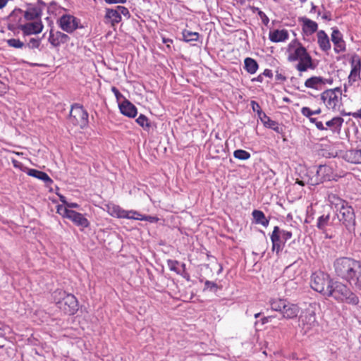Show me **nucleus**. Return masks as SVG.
<instances>
[{"label": "nucleus", "instance_id": "1", "mask_svg": "<svg viewBox=\"0 0 361 361\" xmlns=\"http://www.w3.org/2000/svg\"><path fill=\"white\" fill-rule=\"evenodd\" d=\"M287 53L289 61H298L296 69L299 72H305L308 69L315 68L311 56L297 39L293 40L289 43L287 47Z\"/></svg>", "mask_w": 361, "mask_h": 361}, {"label": "nucleus", "instance_id": "2", "mask_svg": "<svg viewBox=\"0 0 361 361\" xmlns=\"http://www.w3.org/2000/svg\"><path fill=\"white\" fill-rule=\"evenodd\" d=\"M52 298L56 307L65 314L73 315L78 310L77 298L61 289H56L52 293Z\"/></svg>", "mask_w": 361, "mask_h": 361}, {"label": "nucleus", "instance_id": "3", "mask_svg": "<svg viewBox=\"0 0 361 361\" xmlns=\"http://www.w3.org/2000/svg\"><path fill=\"white\" fill-rule=\"evenodd\" d=\"M326 297H332L341 302L357 305L358 297L344 283L340 281H332Z\"/></svg>", "mask_w": 361, "mask_h": 361}, {"label": "nucleus", "instance_id": "4", "mask_svg": "<svg viewBox=\"0 0 361 361\" xmlns=\"http://www.w3.org/2000/svg\"><path fill=\"white\" fill-rule=\"evenodd\" d=\"M360 262L350 257H340L334 263V272L338 277L350 283Z\"/></svg>", "mask_w": 361, "mask_h": 361}, {"label": "nucleus", "instance_id": "5", "mask_svg": "<svg viewBox=\"0 0 361 361\" xmlns=\"http://www.w3.org/2000/svg\"><path fill=\"white\" fill-rule=\"evenodd\" d=\"M106 211L111 216L119 219L147 221L151 223L158 221V218L156 216L142 215L135 210H125L114 204H107Z\"/></svg>", "mask_w": 361, "mask_h": 361}, {"label": "nucleus", "instance_id": "6", "mask_svg": "<svg viewBox=\"0 0 361 361\" xmlns=\"http://www.w3.org/2000/svg\"><path fill=\"white\" fill-rule=\"evenodd\" d=\"M269 304L272 310L279 312L287 319L295 318L300 312V307L297 305L286 299L274 298L269 301Z\"/></svg>", "mask_w": 361, "mask_h": 361}, {"label": "nucleus", "instance_id": "7", "mask_svg": "<svg viewBox=\"0 0 361 361\" xmlns=\"http://www.w3.org/2000/svg\"><path fill=\"white\" fill-rule=\"evenodd\" d=\"M44 6V4L39 0L36 5L29 4L25 11L20 8H15L9 15V20L10 21L16 22V18L20 20L23 14L27 20H38L42 16V6Z\"/></svg>", "mask_w": 361, "mask_h": 361}, {"label": "nucleus", "instance_id": "8", "mask_svg": "<svg viewBox=\"0 0 361 361\" xmlns=\"http://www.w3.org/2000/svg\"><path fill=\"white\" fill-rule=\"evenodd\" d=\"M320 97L329 110L333 111L340 110L342 106V90L340 87L326 90L321 94Z\"/></svg>", "mask_w": 361, "mask_h": 361}, {"label": "nucleus", "instance_id": "9", "mask_svg": "<svg viewBox=\"0 0 361 361\" xmlns=\"http://www.w3.org/2000/svg\"><path fill=\"white\" fill-rule=\"evenodd\" d=\"M331 283L332 281L330 276L323 271H315L311 276V288L324 296H326L328 293Z\"/></svg>", "mask_w": 361, "mask_h": 361}, {"label": "nucleus", "instance_id": "10", "mask_svg": "<svg viewBox=\"0 0 361 361\" xmlns=\"http://www.w3.org/2000/svg\"><path fill=\"white\" fill-rule=\"evenodd\" d=\"M337 214L338 220L350 233H354L356 226L355 214L353 208L348 203L340 207Z\"/></svg>", "mask_w": 361, "mask_h": 361}, {"label": "nucleus", "instance_id": "11", "mask_svg": "<svg viewBox=\"0 0 361 361\" xmlns=\"http://www.w3.org/2000/svg\"><path fill=\"white\" fill-rule=\"evenodd\" d=\"M57 213L63 218L71 220L75 226L86 228L90 226V221L85 216L74 210L68 209L67 207H63L62 205L57 206Z\"/></svg>", "mask_w": 361, "mask_h": 361}, {"label": "nucleus", "instance_id": "12", "mask_svg": "<svg viewBox=\"0 0 361 361\" xmlns=\"http://www.w3.org/2000/svg\"><path fill=\"white\" fill-rule=\"evenodd\" d=\"M70 121L73 125L78 126L82 128L88 123V114L81 105L75 104L71 106Z\"/></svg>", "mask_w": 361, "mask_h": 361}, {"label": "nucleus", "instance_id": "13", "mask_svg": "<svg viewBox=\"0 0 361 361\" xmlns=\"http://www.w3.org/2000/svg\"><path fill=\"white\" fill-rule=\"evenodd\" d=\"M316 314L312 309L302 312L299 317V326L304 334L308 333L317 325Z\"/></svg>", "mask_w": 361, "mask_h": 361}, {"label": "nucleus", "instance_id": "14", "mask_svg": "<svg viewBox=\"0 0 361 361\" xmlns=\"http://www.w3.org/2000/svg\"><path fill=\"white\" fill-rule=\"evenodd\" d=\"M78 23L75 16L69 14L63 15L57 21L61 29L68 33L75 31L78 27Z\"/></svg>", "mask_w": 361, "mask_h": 361}, {"label": "nucleus", "instance_id": "15", "mask_svg": "<svg viewBox=\"0 0 361 361\" xmlns=\"http://www.w3.org/2000/svg\"><path fill=\"white\" fill-rule=\"evenodd\" d=\"M18 27L22 30L24 35H36L40 33L44 25L40 20L27 23L25 24H19Z\"/></svg>", "mask_w": 361, "mask_h": 361}, {"label": "nucleus", "instance_id": "16", "mask_svg": "<svg viewBox=\"0 0 361 361\" xmlns=\"http://www.w3.org/2000/svg\"><path fill=\"white\" fill-rule=\"evenodd\" d=\"M70 40L68 35L60 31L54 32L52 29L49 31L48 42L54 47H58L61 44H66Z\"/></svg>", "mask_w": 361, "mask_h": 361}, {"label": "nucleus", "instance_id": "17", "mask_svg": "<svg viewBox=\"0 0 361 361\" xmlns=\"http://www.w3.org/2000/svg\"><path fill=\"white\" fill-rule=\"evenodd\" d=\"M331 41L334 44V51L340 53L345 50V43L343 35L337 28H334L331 34Z\"/></svg>", "mask_w": 361, "mask_h": 361}, {"label": "nucleus", "instance_id": "18", "mask_svg": "<svg viewBox=\"0 0 361 361\" xmlns=\"http://www.w3.org/2000/svg\"><path fill=\"white\" fill-rule=\"evenodd\" d=\"M280 228L279 226H275L271 234V241L272 243V251L278 254L283 249V244L285 243L279 235Z\"/></svg>", "mask_w": 361, "mask_h": 361}, {"label": "nucleus", "instance_id": "19", "mask_svg": "<svg viewBox=\"0 0 361 361\" xmlns=\"http://www.w3.org/2000/svg\"><path fill=\"white\" fill-rule=\"evenodd\" d=\"M299 22L301 23L302 32L307 36L312 35L318 29L317 23L307 17H300Z\"/></svg>", "mask_w": 361, "mask_h": 361}, {"label": "nucleus", "instance_id": "20", "mask_svg": "<svg viewBox=\"0 0 361 361\" xmlns=\"http://www.w3.org/2000/svg\"><path fill=\"white\" fill-rule=\"evenodd\" d=\"M119 109L121 113L129 118H134L137 114V108L134 104L127 99H124L121 104H119Z\"/></svg>", "mask_w": 361, "mask_h": 361}, {"label": "nucleus", "instance_id": "21", "mask_svg": "<svg viewBox=\"0 0 361 361\" xmlns=\"http://www.w3.org/2000/svg\"><path fill=\"white\" fill-rule=\"evenodd\" d=\"M288 32L286 30H275L270 31L269 39L273 42H282L288 39Z\"/></svg>", "mask_w": 361, "mask_h": 361}, {"label": "nucleus", "instance_id": "22", "mask_svg": "<svg viewBox=\"0 0 361 361\" xmlns=\"http://www.w3.org/2000/svg\"><path fill=\"white\" fill-rule=\"evenodd\" d=\"M317 42L322 51H327L331 49L329 37L323 30L317 32Z\"/></svg>", "mask_w": 361, "mask_h": 361}, {"label": "nucleus", "instance_id": "23", "mask_svg": "<svg viewBox=\"0 0 361 361\" xmlns=\"http://www.w3.org/2000/svg\"><path fill=\"white\" fill-rule=\"evenodd\" d=\"M343 118L339 116L334 117L326 123V126L330 128L333 133L339 134L343 123Z\"/></svg>", "mask_w": 361, "mask_h": 361}, {"label": "nucleus", "instance_id": "24", "mask_svg": "<svg viewBox=\"0 0 361 361\" xmlns=\"http://www.w3.org/2000/svg\"><path fill=\"white\" fill-rule=\"evenodd\" d=\"M325 85L324 78L320 76H313L308 78L305 85L306 87L318 90Z\"/></svg>", "mask_w": 361, "mask_h": 361}, {"label": "nucleus", "instance_id": "25", "mask_svg": "<svg viewBox=\"0 0 361 361\" xmlns=\"http://www.w3.org/2000/svg\"><path fill=\"white\" fill-rule=\"evenodd\" d=\"M345 159L350 163L361 164V149L348 150L345 154Z\"/></svg>", "mask_w": 361, "mask_h": 361}, {"label": "nucleus", "instance_id": "26", "mask_svg": "<svg viewBox=\"0 0 361 361\" xmlns=\"http://www.w3.org/2000/svg\"><path fill=\"white\" fill-rule=\"evenodd\" d=\"M259 118L265 127L271 128L276 133H281L282 131V128L279 125V123L275 121L271 120L266 115V114H263Z\"/></svg>", "mask_w": 361, "mask_h": 361}, {"label": "nucleus", "instance_id": "27", "mask_svg": "<svg viewBox=\"0 0 361 361\" xmlns=\"http://www.w3.org/2000/svg\"><path fill=\"white\" fill-rule=\"evenodd\" d=\"M27 174L30 176L35 177L39 180H42L46 183H52V180L45 172L38 171L34 169H27Z\"/></svg>", "mask_w": 361, "mask_h": 361}, {"label": "nucleus", "instance_id": "28", "mask_svg": "<svg viewBox=\"0 0 361 361\" xmlns=\"http://www.w3.org/2000/svg\"><path fill=\"white\" fill-rule=\"evenodd\" d=\"M105 18L114 25L121 21V16H119L116 8H106Z\"/></svg>", "mask_w": 361, "mask_h": 361}, {"label": "nucleus", "instance_id": "29", "mask_svg": "<svg viewBox=\"0 0 361 361\" xmlns=\"http://www.w3.org/2000/svg\"><path fill=\"white\" fill-rule=\"evenodd\" d=\"M252 214L256 224H262L264 227L268 226L269 221L262 211L255 209Z\"/></svg>", "mask_w": 361, "mask_h": 361}, {"label": "nucleus", "instance_id": "30", "mask_svg": "<svg viewBox=\"0 0 361 361\" xmlns=\"http://www.w3.org/2000/svg\"><path fill=\"white\" fill-rule=\"evenodd\" d=\"M244 66L245 69L250 74H255L259 67L257 62L250 57H247L244 60Z\"/></svg>", "mask_w": 361, "mask_h": 361}, {"label": "nucleus", "instance_id": "31", "mask_svg": "<svg viewBox=\"0 0 361 361\" xmlns=\"http://www.w3.org/2000/svg\"><path fill=\"white\" fill-rule=\"evenodd\" d=\"M349 284L357 289L361 290V262L357 266L356 272H355L354 276L350 280Z\"/></svg>", "mask_w": 361, "mask_h": 361}, {"label": "nucleus", "instance_id": "32", "mask_svg": "<svg viewBox=\"0 0 361 361\" xmlns=\"http://www.w3.org/2000/svg\"><path fill=\"white\" fill-rule=\"evenodd\" d=\"M329 202L332 206H334L336 210L338 211L340 207H342L343 206H345L348 204V202L338 197L335 194H330L328 197Z\"/></svg>", "mask_w": 361, "mask_h": 361}, {"label": "nucleus", "instance_id": "33", "mask_svg": "<svg viewBox=\"0 0 361 361\" xmlns=\"http://www.w3.org/2000/svg\"><path fill=\"white\" fill-rule=\"evenodd\" d=\"M330 221V215H322L317 219V227L318 229L324 231Z\"/></svg>", "mask_w": 361, "mask_h": 361}, {"label": "nucleus", "instance_id": "34", "mask_svg": "<svg viewBox=\"0 0 361 361\" xmlns=\"http://www.w3.org/2000/svg\"><path fill=\"white\" fill-rule=\"evenodd\" d=\"M199 33L197 32H191L190 30H183V37L185 42H193L197 41L199 38Z\"/></svg>", "mask_w": 361, "mask_h": 361}, {"label": "nucleus", "instance_id": "35", "mask_svg": "<svg viewBox=\"0 0 361 361\" xmlns=\"http://www.w3.org/2000/svg\"><path fill=\"white\" fill-rule=\"evenodd\" d=\"M351 71L354 73H360L361 70V61L359 56L355 54L351 58Z\"/></svg>", "mask_w": 361, "mask_h": 361}, {"label": "nucleus", "instance_id": "36", "mask_svg": "<svg viewBox=\"0 0 361 361\" xmlns=\"http://www.w3.org/2000/svg\"><path fill=\"white\" fill-rule=\"evenodd\" d=\"M137 123L145 130H149L151 127V123L148 118L143 114H140L136 119Z\"/></svg>", "mask_w": 361, "mask_h": 361}, {"label": "nucleus", "instance_id": "37", "mask_svg": "<svg viewBox=\"0 0 361 361\" xmlns=\"http://www.w3.org/2000/svg\"><path fill=\"white\" fill-rule=\"evenodd\" d=\"M233 156L235 159L240 160H247L250 157V154L243 149H237L234 151Z\"/></svg>", "mask_w": 361, "mask_h": 361}, {"label": "nucleus", "instance_id": "38", "mask_svg": "<svg viewBox=\"0 0 361 361\" xmlns=\"http://www.w3.org/2000/svg\"><path fill=\"white\" fill-rule=\"evenodd\" d=\"M6 42L9 47L13 48L20 49L25 46V44L18 39L11 38Z\"/></svg>", "mask_w": 361, "mask_h": 361}, {"label": "nucleus", "instance_id": "39", "mask_svg": "<svg viewBox=\"0 0 361 361\" xmlns=\"http://www.w3.org/2000/svg\"><path fill=\"white\" fill-rule=\"evenodd\" d=\"M180 264L179 262L177 260L168 259L167 265L169 269L172 271L176 272L177 274H180V270L178 269V266Z\"/></svg>", "mask_w": 361, "mask_h": 361}, {"label": "nucleus", "instance_id": "40", "mask_svg": "<svg viewBox=\"0 0 361 361\" xmlns=\"http://www.w3.org/2000/svg\"><path fill=\"white\" fill-rule=\"evenodd\" d=\"M41 44V39L39 38H30L27 44H26V47H27L29 49H39Z\"/></svg>", "mask_w": 361, "mask_h": 361}, {"label": "nucleus", "instance_id": "41", "mask_svg": "<svg viewBox=\"0 0 361 361\" xmlns=\"http://www.w3.org/2000/svg\"><path fill=\"white\" fill-rule=\"evenodd\" d=\"M116 11H118L120 16L123 15L124 17L128 18H130V13L127 8L122 6H117L115 7Z\"/></svg>", "mask_w": 361, "mask_h": 361}, {"label": "nucleus", "instance_id": "42", "mask_svg": "<svg viewBox=\"0 0 361 361\" xmlns=\"http://www.w3.org/2000/svg\"><path fill=\"white\" fill-rule=\"evenodd\" d=\"M279 235L281 237L284 243L290 239L293 236L292 232L280 229Z\"/></svg>", "mask_w": 361, "mask_h": 361}, {"label": "nucleus", "instance_id": "43", "mask_svg": "<svg viewBox=\"0 0 361 361\" xmlns=\"http://www.w3.org/2000/svg\"><path fill=\"white\" fill-rule=\"evenodd\" d=\"M251 105H252V108L253 111H256L258 114L259 117H260L261 116H262L263 114H264L261 110V107L257 102L252 101Z\"/></svg>", "mask_w": 361, "mask_h": 361}, {"label": "nucleus", "instance_id": "44", "mask_svg": "<svg viewBox=\"0 0 361 361\" xmlns=\"http://www.w3.org/2000/svg\"><path fill=\"white\" fill-rule=\"evenodd\" d=\"M360 73H354L353 71H350V73L348 76V82L350 85H352L354 82L357 80V79L360 77Z\"/></svg>", "mask_w": 361, "mask_h": 361}, {"label": "nucleus", "instance_id": "45", "mask_svg": "<svg viewBox=\"0 0 361 361\" xmlns=\"http://www.w3.org/2000/svg\"><path fill=\"white\" fill-rule=\"evenodd\" d=\"M301 113L304 116L307 118L312 117L313 114L312 110H311L309 107L305 106L301 109Z\"/></svg>", "mask_w": 361, "mask_h": 361}, {"label": "nucleus", "instance_id": "46", "mask_svg": "<svg viewBox=\"0 0 361 361\" xmlns=\"http://www.w3.org/2000/svg\"><path fill=\"white\" fill-rule=\"evenodd\" d=\"M204 286H205V288L212 290L216 288L217 285L216 283H214L213 281H206L204 283Z\"/></svg>", "mask_w": 361, "mask_h": 361}, {"label": "nucleus", "instance_id": "47", "mask_svg": "<svg viewBox=\"0 0 361 361\" xmlns=\"http://www.w3.org/2000/svg\"><path fill=\"white\" fill-rule=\"evenodd\" d=\"M258 15L260 17L262 21L263 22V23L264 25H267L269 23V18L266 16V14L263 11H259Z\"/></svg>", "mask_w": 361, "mask_h": 361}, {"label": "nucleus", "instance_id": "48", "mask_svg": "<svg viewBox=\"0 0 361 361\" xmlns=\"http://www.w3.org/2000/svg\"><path fill=\"white\" fill-rule=\"evenodd\" d=\"M111 91L114 94V95L118 101L123 97L122 94L119 92V90L116 87H112Z\"/></svg>", "mask_w": 361, "mask_h": 361}, {"label": "nucleus", "instance_id": "49", "mask_svg": "<svg viewBox=\"0 0 361 361\" xmlns=\"http://www.w3.org/2000/svg\"><path fill=\"white\" fill-rule=\"evenodd\" d=\"M342 115H345V116H353L354 118H361V109H359L356 112H353V113H341Z\"/></svg>", "mask_w": 361, "mask_h": 361}, {"label": "nucleus", "instance_id": "50", "mask_svg": "<svg viewBox=\"0 0 361 361\" xmlns=\"http://www.w3.org/2000/svg\"><path fill=\"white\" fill-rule=\"evenodd\" d=\"M63 207H67L68 209H70L71 208H79L80 205L75 202H68L67 203L66 206H63Z\"/></svg>", "mask_w": 361, "mask_h": 361}, {"label": "nucleus", "instance_id": "51", "mask_svg": "<svg viewBox=\"0 0 361 361\" xmlns=\"http://www.w3.org/2000/svg\"><path fill=\"white\" fill-rule=\"evenodd\" d=\"M12 164L15 168L22 169L23 164L20 161H17L16 159H12Z\"/></svg>", "mask_w": 361, "mask_h": 361}, {"label": "nucleus", "instance_id": "52", "mask_svg": "<svg viewBox=\"0 0 361 361\" xmlns=\"http://www.w3.org/2000/svg\"><path fill=\"white\" fill-rule=\"evenodd\" d=\"M315 126L317 128V129H319L320 130H327V128H326L324 126V124H323V123L322 121L316 122Z\"/></svg>", "mask_w": 361, "mask_h": 361}, {"label": "nucleus", "instance_id": "53", "mask_svg": "<svg viewBox=\"0 0 361 361\" xmlns=\"http://www.w3.org/2000/svg\"><path fill=\"white\" fill-rule=\"evenodd\" d=\"M6 339L4 337V334H0V348H4L6 345Z\"/></svg>", "mask_w": 361, "mask_h": 361}, {"label": "nucleus", "instance_id": "54", "mask_svg": "<svg viewBox=\"0 0 361 361\" xmlns=\"http://www.w3.org/2000/svg\"><path fill=\"white\" fill-rule=\"evenodd\" d=\"M262 74L263 75V77L266 76L270 78L273 76L272 71L269 69H265Z\"/></svg>", "mask_w": 361, "mask_h": 361}, {"label": "nucleus", "instance_id": "55", "mask_svg": "<svg viewBox=\"0 0 361 361\" xmlns=\"http://www.w3.org/2000/svg\"><path fill=\"white\" fill-rule=\"evenodd\" d=\"M276 79L277 80H280V81H285L286 80V78L282 75L281 73H277L276 75Z\"/></svg>", "mask_w": 361, "mask_h": 361}, {"label": "nucleus", "instance_id": "56", "mask_svg": "<svg viewBox=\"0 0 361 361\" xmlns=\"http://www.w3.org/2000/svg\"><path fill=\"white\" fill-rule=\"evenodd\" d=\"M107 4L125 3L126 0H104Z\"/></svg>", "mask_w": 361, "mask_h": 361}, {"label": "nucleus", "instance_id": "57", "mask_svg": "<svg viewBox=\"0 0 361 361\" xmlns=\"http://www.w3.org/2000/svg\"><path fill=\"white\" fill-rule=\"evenodd\" d=\"M6 92V85L0 81V94Z\"/></svg>", "mask_w": 361, "mask_h": 361}, {"label": "nucleus", "instance_id": "58", "mask_svg": "<svg viewBox=\"0 0 361 361\" xmlns=\"http://www.w3.org/2000/svg\"><path fill=\"white\" fill-rule=\"evenodd\" d=\"M322 18L324 20H331V13L329 11L325 12L322 16Z\"/></svg>", "mask_w": 361, "mask_h": 361}, {"label": "nucleus", "instance_id": "59", "mask_svg": "<svg viewBox=\"0 0 361 361\" xmlns=\"http://www.w3.org/2000/svg\"><path fill=\"white\" fill-rule=\"evenodd\" d=\"M263 78H264L263 75L260 74L257 78H252V82L257 81V82H262L263 81Z\"/></svg>", "mask_w": 361, "mask_h": 361}, {"label": "nucleus", "instance_id": "60", "mask_svg": "<svg viewBox=\"0 0 361 361\" xmlns=\"http://www.w3.org/2000/svg\"><path fill=\"white\" fill-rule=\"evenodd\" d=\"M329 169L326 166H320L319 168V170L317 171V173L319 174L322 172H326V170H329Z\"/></svg>", "mask_w": 361, "mask_h": 361}, {"label": "nucleus", "instance_id": "61", "mask_svg": "<svg viewBox=\"0 0 361 361\" xmlns=\"http://www.w3.org/2000/svg\"><path fill=\"white\" fill-rule=\"evenodd\" d=\"M181 275L184 279H185L187 281H190V275L187 271L181 272L179 274Z\"/></svg>", "mask_w": 361, "mask_h": 361}, {"label": "nucleus", "instance_id": "62", "mask_svg": "<svg viewBox=\"0 0 361 361\" xmlns=\"http://www.w3.org/2000/svg\"><path fill=\"white\" fill-rule=\"evenodd\" d=\"M60 200L63 203V206H66L68 202L66 201V199L64 196L61 195L60 196Z\"/></svg>", "mask_w": 361, "mask_h": 361}, {"label": "nucleus", "instance_id": "63", "mask_svg": "<svg viewBox=\"0 0 361 361\" xmlns=\"http://www.w3.org/2000/svg\"><path fill=\"white\" fill-rule=\"evenodd\" d=\"M0 334H5V326L0 322Z\"/></svg>", "mask_w": 361, "mask_h": 361}, {"label": "nucleus", "instance_id": "64", "mask_svg": "<svg viewBox=\"0 0 361 361\" xmlns=\"http://www.w3.org/2000/svg\"><path fill=\"white\" fill-rule=\"evenodd\" d=\"M316 9H317V6L313 3H311L310 12L311 13H314V12H316Z\"/></svg>", "mask_w": 361, "mask_h": 361}]
</instances>
